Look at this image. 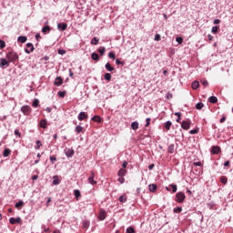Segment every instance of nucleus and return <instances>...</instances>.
Wrapping results in <instances>:
<instances>
[{"label":"nucleus","mask_w":233,"mask_h":233,"mask_svg":"<svg viewBox=\"0 0 233 233\" xmlns=\"http://www.w3.org/2000/svg\"><path fill=\"white\" fill-rule=\"evenodd\" d=\"M6 59L9 61V63H14L19 59V55H17V53L15 51H10L6 54Z\"/></svg>","instance_id":"1"},{"label":"nucleus","mask_w":233,"mask_h":233,"mask_svg":"<svg viewBox=\"0 0 233 233\" xmlns=\"http://www.w3.org/2000/svg\"><path fill=\"white\" fill-rule=\"evenodd\" d=\"M20 110L24 114V116H30V114H32V107L27 105L22 106Z\"/></svg>","instance_id":"2"},{"label":"nucleus","mask_w":233,"mask_h":233,"mask_svg":"<svg viewBox=\"0 0 233 233\" xmlns=\"http://www.w3.org/2000/svg\"><path fill=\"white\" fill-rule=\"evenodd\" d=\"M185 193L183 192H178L176 194V198L175 201H177V203H183V201H185Z\"/></svg>","instance_id":"3"},{"label":"nucleus","mask_w":233,"mask_h":233,"mask_svg":"<svg viewBox=\"0 0 233 233\" xmlns=\"http://www.w3.org/2000/svg\"><path fill=\"white\" fill-rule=\"evenodd\" d=\"M5 66H10V61H7L6 58H1L0 68H5Z\"/></svg>","instance_id":"4"},{"label":"nucleus","mask_w":233,"mask_h":233,"mask_svg":"<svg viewBox=\"0 0 233 233\" xmlns=\"http://www.w3.org/2000/svg\"><path fill=\"white\" fill-rule=\"evenodd\" d=\"M26 46H27V48H29V49H25V54H30L31 52H34V50H35L34 44H32V43H27V44H26Z\"/></svg>","instance_id":"5"},{"label":"nucleus","mask_w":233,"mask_h":233,"mask_svg":"<svg viewBox=\"0 0 233 233\" xmlns=\"http://www.w3.org/2000/svg\"><path fill=\"white\" fill-rule=\"evenodd\" d=\"M57 28H58V30H61L62 32H65V30H66V28H68V25H66V23H58Z\"/></svg>","instance_id":"6"},{"label":"nucleus","mask_w":233,"mask_h":233,"mask_svg":"<svg viewBox=\"0 0 233 233\" xmlns=\"http://www.w3.org/2000/svg\"><path fill=\"white\" fill-rule=\"evenodd\" d=\"M181 128H183V130H188V128H190V122L187 120L182 121Z\"/></svg>","instance_id":"7"},{"label":"nucleus","mask_w":233,"mask_h":233,"mask_svg":"<svg viewBox=\"0 0 233 233\" xmlns=\"http://www.w3.org/2000/svg\"><path fill=\"white\" fill-rule=\"evenodd\" d=\"M74 154H75L74 149H72V148L66 149V157H73Z\"/></svg>","instance_id":"8"},{"label":"nucleus","mask_w":233,"mask_h":233,"mask_svg":"<svg viewBox=\"0 0 233 233\" xmlns=\"http://www.w3.org/2000/svg\"><path fill=\"white\" fill-rule=\"evenodd\" d=\"M54 85H56V86H61V85H63V78H61V76H57L55 79Z\"/></svg>","instance_id":"9"},{"label":"nucleus","mask_w":233,"mask_h":233,"mask_svg":"<svg viewBox=\"0 0 233 233\" xmlns=\"http://www.w3.org/2000/svg\"><path fill=\"white\" fill-rule=\"evenodd\" d=\"M9 223H11V225H15V223H21V218H9Z\"/></svg>","instance_id":"10"},{"label":"nucleus","mask_w":233,"mask_h":233,"mask_svg":"<svg viewBox=\"0 0 233 233\" xmlns=\"http://www.w3.org/2000/svg\"><path fill=\"white\" fill-rule=\"evenodd\" d=\"M88 118V115L85 112H80L78 115V121H83L85 119Z\"/></svg>","instance_id":"11"},{"label":"nucleus","mask_w":233,"mask_h":233,"mask_svg":"<svg viewBox=\"0 0 233 233\" xmlns=\"http://www.w3.org/2000/svg\"><path fill=\"white\" fill-rule=\"evenodd\" d=\"M221 152V148L218 146H214L211 149V154H219Z\"/></svg>","instance_id":"12"},{"label":"nucleus","mask_w":233,"mask_h":233,"mask_svg":"<svg viewBox=\"0 0 233 233\" xmlns=\"http://www.w3.org/2000/svg\"><path fill=\"white\" fill-rule=\"evenodd\" d=\"M117 176L119 177H125V176H127V170L126 169H123V168H120L117 172Z\"/></svg>","instance_id":"13"},{"label":"nucleus","mask_w":233,"mask_h":233,"mask_svg":"<svg viewBox=\"0 0 233 233\" xmlns=\"http://www.w3.org/2000/svg\"><path fill=\"white\" fill-rule=\"evenodd\" d=\"M149 192H156L157 190V185L150 184L148 186Z\"/></svg>","instance_id":"14"},{"label":"nucleus","mask_w":233,"mask_h":233,"mask_svg":"<svg viewBox=\"0 0 233 233\" xmlns=\"http://www.w3.org/2000/svg\"><path fill=\"white\" fill-rule=\"evenodd\" d=\"M131 128L132 130H137L139 128V123L137 121L131 123Z\"/></svg>","instance_id":"15"},{"label":"nucleus","mask_w":233,"mask_h":233,"mask_svg":"<svg viewBox=\"0 0 233 233\" xmlns=\"http://www.w3.org/2000/svg\"><path fill=\"white\" fill-rule=\"evenodd\" d=\"M191 87L193 88V90H198V88H199V82L198 81L192 82Z\"/></svg>","instance_id":"16"},{"label":"nucleus","mask_w":233,"mask_h":233,"mask_svg":"<svg viewBox=\"0 0 233 233\" xmlns=\"http://www.w3.org/2000/svg\"><path fill=\"white\" fill-rule=\"evenodd\" d=\"M91 59L93 61H99V55L97 53H92L91 54Z\"/></svg>","instance_id":"17"},{"label":"nucleus","mask_w":233,"mask_h":233,"mask_svg":"<svg viewBox=\"0 0 233 233\" xmlns=\"http://www.w3.org/2000/svg\"><path fill=\"white\" fill-rule=\"evenodd\" d=\"M174 150H175V146L174 144H170L167 147V152L168 154H174Z\"/></svg>","instance_id":"18"},{"label":"nucleus","mask_w":233,"mask_h":233,"mask_svg":"<svg viewBox=\"0 0 233 233\" xmlns=\"http://www.w3.org/2000/svg\"><path fill=\"white\" fill-rule=\"evenodd\" d=\"M51 30L52 28L49 25H46L42 28L43 34L50 33Z\"/></svg>","instance_id":"19"},{"label":"nucleus","mask_w":233,"mask_h":233,"mask_svg":"<svg viewBox=\"0 0 233 233\" xmlns=\"http://www.w3.org/2000/svg\"><path fill=\"white\" fill-rule=\"evenodd\" d=\"M11 152H12V151H11L9 148H5V149L4 150V152H3L4 157H8V156H10Z\"/></svg>","instance_id":"20"},{"label":"nucleus","mask_w":233,"mask_h":233,"mask_svg":"<svg viewBox=\"0 0 233 233\" xmlns=\"http://www.w3.org/2000/svg\"><path fill=\"white\" fill-rule=\"evenodd\" d=\"M74 194L76 199H79V198H81V191H79V189H75Z\"/></svg>","instance_id":"21"},{"label":"nucleus","mask_w":233,"mask_h":233,"mask_svg":"<svg viewBox=\"0 0 233 233\" xmlns=\"http://www.w3.org/2000/svg\"><path fill=\"white\" fill-rule=\"evenodd\" d=\"M59 183H60L59 177L54 176L53 177V185H59Z\"/></svg>","instance_id":"22"},{"label":"nucleus","mask_w":233,"mask_h":233,"mask_svg":"<svg viewBox=\"0 0 233 233\" xmlns=\"http://www.w3.org/2000/svg\"><path fill=\"white\" fill-rule=\"evenodd\" d=\"M106 70H107L108 72H113L114 67L110 65V63H106Z\"/></svg>","instance_id":"23"},{"label":"nucleus","mask_w":233,"mask_h":233,"mask_svg":"<svg viewBox=\"0 0 233 233\" xmlns=\"http://www.w3.org/2000/svg\"><path fill=\"white\" fill-rule=\"evenodd\" d=\"M26 36H18L17 41L18 43H26Z\"/></svg>","instance_id":"24"},{"label":"nucleus","mask_w":233,"mask_h":233,"mask_svg":"<svg viewBox=\"0 0 233 233\" xmlns=\"http://www.w3.org/2000/svg\"><path fill=\"white\" fill-rule=\"evenodd\" d=\"M171 127H172V122L170 120L167 121L165 124V128L167 130H170Z\"/></svg>","instance_id":"25"},{"label":"nucleus","mask_w":233,"mask_h":233,"mask_svg":"<svg viewBox=\"0 0 233 233\" xmlns=\"http://www.w3.org/2000/svg\"><path fill=\"white\" fill-rule=\"evenodd\" d=\"M106 218V213L105 212V211H101L100 213H99V219L101 220V221H103V219H105Z\"/></svg>","instance_id":"26"},{"label":"nucleus","mask_w":233,"mask_h":233,"mask_svg":"<svg viewBox=\"0 0 233 233\" xmlns=\"http://www.w3.org/2000/svg\"><path fill=\"white\" fill-rule=\"evenodd\" d=\"M104 79H106V81H110L112 79V75L110 73H106L104 75Z\"/></svg>","instance_id":"27"},{"label":"nucleus","mask_w":233,"mask_h":233,"mask_svg":"<svg viewBox=\"0 0 233 233\" xmlns=\"http://www.w3.org/2000/svg\"><path fill=\"white\" fill-rule=\"evenodd\" d=\"M75 132H76V134H81V132H83V127L76 126L75 128Z\"/></svg>","instance_id":"28"},{"label":"nucleus","mask_w":233,"mask_h":233,"mask_svg":"<svg viewBox=\"0 0 233 233\" xmlns=\"http://www.w3.org/2000/svg\"><path fill=\"white\" fill-rule=\"evenodd\" d=\"M88 183H90V185H97V181L94 180V177H88Z\"/></svg>","instance_id":"29"},{"label":"nucleus","mask_w":233,"mask_h":233,"mask_svg":"<svg viewBox=\"0 0 233 233\" xmlns=\"http://www.w3.org/2000/svg\"><path fill=\"white\" fill-rule=\"evenodd\" d=\"M203 106H205V104H203V102H198V103L196 105L197 110H201V109L203 108Z\"/></svg>","instance_id":"30"},{"label":"nucleus","mask_w":233,"mask_h":233,"mask_svg":"<svg viewBox=\"0 0 233 233\" xmlns=\"http://www.w3.org/2000/svg\"><path fill=\"white\" fill-rule=\"evenodd\" d=\"M92 121H95L96 123H101V116H95L92 117Z\"/></svg>","instance_id":"31"},{"label":"nucleus","mask_w":233,"mask_h":233,"mask_svg":"<svg viewBox=\"0 0 233 233\" xmlns=\"http://www.w3.org/2000/svg\"><path fill=\"white\" fill-rule=\"evenodd\" d=\"M208 101H209V103L216 104V103H218V97L210 96Z\"/></svg>","instance_id":"32"},{"label":"nucleus","mask_w":233,"mask_h":233,"mask_svg":"<svg viewBox=\"0 0 233 233\" xmlns=\"http://www.w3.org/2000/svg\"><path fill=\"white\" fill-rule=\"evenodd\" d=\"M32 106H34V108H37V106H39V99L35 98L33 101Z\"/></svg>","instance_id":"33"},{"label":"nucleus","mask_w":233,"mask_h":233,"mask_svg":"<svg viewBox=\"0 0 233 233\" xmlns=\"http://www.w3.org/2000/svg\"><path fill=\"white\" fill-rule=\"evenodd\" d=\"M118 200L120 201V203H127V196L125 195L120 196Z\"/></svg>","instance_id":"34"},{"label":"nucleus","mask_w":233,"mask_h":233,"mask_svg":"<svg viewBox=\"0 0 233 233\" xmlns=\"http://www.w3.org/2000/svg\"><path fill=\"white\" fill-rule=\"evenodd\" d=\"M99 44V39L97 37H93L91 40V45H98Z\"/></svg>","instance_id":"35"},{"label":"nucleus","mask_w":233,"mask_h":233,"mask_svg":"<svg viewBox=\"0 0 233 233\" xmlns=\"http://www.w3.org/2000/svg\"><path fill=\"white\" fill-rule=\"evenodd\" d=\"M40 127H41V128H46V119H42L40 121Z\"/></svg>","instance_id":"36"},{"label":"nucleus","mask_w":233,"mask_h":233,"mask_svg":"<svg viewBox=\"0 0 233 233\" xmlns=\"http://www.w3.org/2000/svg\"><path fill=\"white\" fill-rule=\"evenodd\" d=\"M170 187L172 188L173 194H176V192H177V186L176 184H171Z\"/></svg>","instance_id":"37"},{"label":"nucleus","mask_w":233,"mask_h":233,"mask_svg":"<svg viewBox=\"0 0 233 233\" xmlns=\"http://www.w3.org/2000/svg\"><path fill=\"white\" fill-rule=\"evenodd\" d=\"M175 116H177V123H179L181 121V112H176Z\"/></svg>","instance_id":"38"},{"label":"nucleus","mask_w":233,"mask_h":233,"mask_svg":"<svg viewBox=\"0 0 233 233\" xmlns=\"http://www.w3.org/2000/svg\"><path fill=\"white\" fill-rule=\"evenodd\" d=\"M218 30H219V27L218 25H215L212 27L211 32L213 34H218Z\"/></svg>","instance_id":"39"},{"label":"nucleus","mask_w":233,"mask_h":233,"mask_svg":"<svg viewBox=\"0 0 233 233\" xmlns=\"http://www.w3.org/2000/svg\"><path fill=\"white\" fill-rule=\"evenodd\" d=\"M5 46L6 43L5 42V40L0 39V49L3 50V48H5Z\"/></svg>","instance_id":"40"},{"label":"nucleus","mask_w":233,"mask_h":233,"mask_svg":"<svg viewBox=\"0 0 233 233\" xmlns=\"http://www.w3.org/2000/svg\"><path fill=\"white\" fill-rule=\"evenodd\" d=\"M176 41H177V43L178 45H182V44H183V37L177 36V37L176 38Z\"/></svg>","instance_id":"41"},{"label":"nucleus","mask_w":233,"mask_h":233,"mask_svg":"<svg viewBox=\"0 0 233 233\" xmlns=\"http://www.w3.org/2000/svg\"><path fill=\"white\" fill-rule=\"evenodd\" d=\"M83 227H84V228H88V227H90V222L87 220H85L83 222Z\"/></svg>","instance_id":"42"},{"label":"nucleus","mask_w":233,"mask_h":233,"mask_svg":"<svg viewBox=\"0 0 233 233\" xmlns=\"http://www.w3.org/2000/svg\"><path fill=\"white\" fill-rule=\"evenodd\" d=\"M127 233H136V230L133 227H129L127 228Z\"/></svg>","instance_id":"43"},{"label":"nucleus","mask_w":233,"mask_h":233,"mask_svg":"<svg viewBox=\"0 0 233 233\" xmlns=\"http://www.w3.org/2000/svg\"><path fill=\"white\" fill-rule=\"evenodd\" d=\"M58 96L59 97H65V96H66V91H59Z\"/></svg>","instance_id":"44"},{"label":"nucleus","mask_w":233,"mask_h":233,"mask_svg":"<svg viewBox=\"0 0 233 233\" xmlns=\"http://www.w3.org/2000/svg\"><path fill=\"white\" fill-rule=\"evenodd\" d=\"M105 51H106L105 47H101V48L98 49V52H99L100 56H105Z\"/></svg>","instance_id":"45"},{"label":"nucleus","mask_w":233,"mask_h":233,"mask_svg":"<svg viewBox=\"0 0 233 233\" xmlns=\"http://www.w3.org/2000/svg\"><path fill=\"white\" fill-rule=\"evenodd\" d=\"M108 57H109L110 59H116V54L113 53V52H109V53H108Z\"/></svg>","instance_id":"46"},{"label":"nucleus","mask_w":233,"mask_h":233,"mask_svg":"<svg viewBox=\"0 0 233 233\" xmlns=\"http://www.w3.org/2000/svg\"><path fill=\"white\" fill-rule=\"evenodd\" d=\"M23 203H24L23 200L16 202L15 205V208H19V207H22Z\"/></svg>","instance_id":"47"},{"label":"nucleus","mask_w":233,"mask_h":233,"mask_svg":"<svg viewBox=\"0 0 233 233\" xmlns=\"http://www.w3.org/2000/svg\"><path fill=\"white\" fill-rule=\"evenodd\" d=\"M182 210H183L182 208L177 207V208H175L173 209V212L177 213V212H182Z\"/></svg>","instance_id":"48"},{"label":"nucleus","mask_w":233,"mask_h":233,"mask_svg":"<svg viewBox=\"0 0 233 233\" xmlns=\"http://www.w3.org/2000/svg\"><path fill=\"white\" fill-rule=\"evenodd\" d=\"M58 54L59 56H65V54H66V51L65 49H59Z\"/></svg>","instance_id":"49"},{"label":"nucleus","mask_w":233,"mask_h":233,"mask_svg":"<svg viewBox=\"0 0 233 233\" xmlns=\"http://www.w3.org/2000/svg\"><path fill=\"white\" fill-rule=\"evenodd\" d=\"M117 181H118V183H121V185H123V183H125V177H119Z\"/></svg>","instance_id":"50"},{"label":"nucleus","mask_w":233,"mask_h":233,"mask_svg":"<svg viewBox=\"0 0 233 233\" xmlns=\"http://www.w3.org/2000/svg\"><path fill=\"white\" fill-rule=\"evenodd\" d=\"M155 41H161V35L159 34L155 35Z\"/></svg>","instance_id":"51"},{"label":"nucleus","mask_w":233,"mask_h":233,"mask_svg":"<svg viewBox=\"0 0 233 233\" xmlns=\"http://www.w3.org/2000/svg\"><path fill=\"white\" fill-rule=\"evenodd\" d=\"M150 121H152L151 118H147L145 127H150Z\"/></svg>","instance_id":"52"},{"label":"nucleus","mask_w":233,"mask_h":233,"mask_svg":"<svg viewBox=\"0 0 233 233\" xmlns=\"http://www.w3.org/2000/svg\"><path fill=\"white\" fill-rule=\"evenodd\" d=\"M49 159H50L52 165H54V161H57V158L56 157H50Z\"/></svg>","instance_id":"53"},{"label":"nucleus","mask_w":233,"mask_h":233,"mask_svg":"<svg viewBox=\"0 0 233 233\" xmlns=\"http://www.w3.org/2000/svg\"><path fill=\"white\" fill-rule=\"evenodd\" d=\"M221 183H223V185H227V177H223L220 178Z\"/></svg>","instance_id":"54"},{"label":"nucleus","mask_w":233,"mask_h":233,"mask_svg":"<svg viewBox=\"0 0 233 233\" xmlns=\"http://www.w3.org/2000/svg\"><path fill=\"white\" fill-rule=\"evenodd\" d=\"M116 65H125V63H123L121 60H119V58H116Z\"/></svg>","instance_id":"55"},{"label":"nucleus","mask_w":233,"mask_h":233,"mask_svg":"<svg viewBox=\"0 0 233 233\" xmlns=\"http://www.w3.org/2000/svg\"><path fill=\"white\" fill-rule=\"evenodd\" d=\"M15 136H18V137H21V132H19V129L15 130Z\"/></svg>","instance_id":"56"},{"label":"nucleus","mask_w":233,"mask_h":233,"mask_svg":"<svg viewBox=\"0 0 233 233\" xmlns=\"http://www.w3.org/2000/svg\"><path fill=\"white\" fill-rule=\"evenodd\" d=\"M42 145L39 140L36 141V148H41Z\"/></svg>","instance_id":"57"},{"label":"nucleus","mask_w":233,"mask_h":233,"mask_svg":"<svg viewBox=\"0 0 233 233\" xmlns=\"http://www.w3.org/2000/svg\"><path fill=\"white\" fill-rule=\"evenodd\" d=\"M189 134H191V135L198 134V129H191L189 131Z\"/></svg>","instance_id":"58"},{"label":"nucleus","mask_w":233,"mask_h":233,"mask_svg":"<svg viewBox=\"0 0 233 233\" xmlns=\"http://www.w3.org/2000/svg\"><path fill=\"white\" fill-rule=\"evenodd\" d=\"M201 84L203 85V86H207L208 85V81L203 80L201 81Z\"/></svg>","instance_id":"59"},{"label":"nucleus","mask_w":233,"mask_h":233,"mask_svg":"<svg viewBox=\"0 0 233 233\" xmlns=\"http://www.w3.org/2000/svg\"><path fill=\"white\" fill-rule=\"evenodd\" d=\"M213 23H214V25H219V23H221V20H219V19H215V20L213 21Z\"/></svg>","instance_id":"60"},{"label":"nucleus","mask_w":233,"mask_h":233,"mask_svg":"<svg viewBox=\"0 0 233 233\" xmlns=\"http://www.w3.org/2000/svg\"><path fill=\"white\" fill-rule=\"evenodd\" d=\"M127 165H128V162L124 161L123 164H122V167H123L124 168H127Z\"/></svg>","instance_id":"61"},{"label":"nucleus","mask_w":233,"mask_h":233,"mask_svg":"<svg viewBox=\"0 0 233 233\" xmlns=\"http://www.w3.org/2000/svg\"><path fill=\"white\" fill-rule=\"evenodd\" d=\"M225 121H227V117L222 116V117L220 118V123H225Z\"/></svg>","instance_id":"62"},{"label":"nucleus","mask_w":233,"mask_h":233,"mask_svg":"<svg viewBox=\"0 0 233 233\" xmlns=\"http://www.w3.org/2000/svg\"><path fill=\"white\" fill-rule=\"evenodd\" d=\"M194 165L195 167H201L202 164L201 162H195Z\"/></svg>","instance_id":"63"},{"label":"nucleus","mask_w":233,"mask_h":233,"mask_svg":"<svg viewBox=\"0 0 233 233\" xmlns=\"http://www.w3.org/2000/svg\"><path fill=\"white\" fill-rule=\"evenodd\" d=\"M230 165V161L227 160L225 163H224V167H228Z\"/></svg>","instance_id":"64"}]
</instances>
